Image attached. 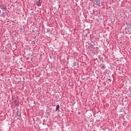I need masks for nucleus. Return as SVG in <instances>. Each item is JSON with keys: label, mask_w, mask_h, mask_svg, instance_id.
I'll return each mask as SVG.
<instances>
[{"label": "nucleus", "mask_w": 131, "mask_h": 131, "mask_svg": "<svg viewBox=\"0 0 131 131\" xmlns=\"http://www.w3.org/2000/svg\"><path fill=\"white\" fill-rule=\"evenodd\" d=\"M15 115H16V116H18V117H20V116H21V113L18 111H17L15 113Z\"/></svg>", "instance_id": "nucleus-1"}, {"label": "nucleus", "mask_w": 131, "mask_h": 131, "mask_svg": "<svg viewBox=\"0 0 131 131\" xmlns=\"http://www.w3.org/2000/svg\"><path fill=\"white\" fill-rule=\"evenodd\" d=\"M1 9L2 10H4V11H6V10H7V6H6L4 5H3L1 6Z\"/></svg>", "instance_id": "nucleus-2"}, {"label": "nucleus", "mask_w": 131, "mask_h": 131, "mask_svg": "<svg viewBox=\"0 0 131 131\" xmlns=\"http://www.w3.org/2000/svg\"><path fill=\"white\" fill-rule=\"evenodd\" d=\"M36 5L37 6H38L39 7H40V6L41 5V3H40V0H39L38 1H37L36 3Z\"/></svg>", "instance_id": "nucleus-3"}, {"label": "nucleus", "mask_w": 131, "mask_h": 131, "mask_svg": "<svg viewBox=\"0 0 131 131\" xmlns=\"http://www.w3.org/2000/svg\"><path fill=\"white\" fill-rule=\"evenodd\" d=\"M58 110H60V105H57L56 107V111H58Z\"/></svg>", "instance_id": "nucleus-4"}]
</instances>
